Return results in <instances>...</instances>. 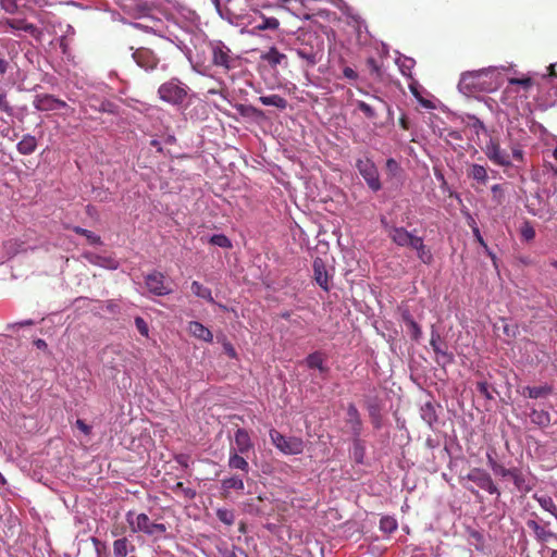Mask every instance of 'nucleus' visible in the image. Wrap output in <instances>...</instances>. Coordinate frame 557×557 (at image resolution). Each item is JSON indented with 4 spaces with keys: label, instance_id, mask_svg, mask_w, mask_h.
<instances>
[{
    "label": "nucleus",
    "instance_id": "1",
    "mask_svg": "<svg viewBox=\"0 0 557 557\" xmlns=\"http://www.w3.org/2000/svg\"><path fill=\"white\" fill-rule=\"evenodd\" d=\"M207 52L210 66L215 69L218 75L234 81L243 71V59L220 39L208 40Z\"/></svg>",
    "mask_w": 557,
    "mask_h": 557
},
{
    "label": "nucleus",
    "instance_id": "2",
    "mask_svg": "<svg viewBox=\"0 0 557 557\" xmlns=\"http://www.w3.org/2000/svg\"><path fill=\"white\" fill-rule=\"evenodd\" d=\"M288 49L301 60L304 69H312L324 57L323 39L314 33L306 32L298 35Z\"/></svg>",
    "mask_w": 557,
    "mask_h": 557
},
{
    "label": "nucleus",
    "instance_id": "3",
    "mask_svg": "<svg viewBox=\"0 0 557 557\" xmlns=\"http://www.w3.org/2000/svg\"><path fill=\"white\" fill-rule=\"evenodd\" d=\"M502 84L500 73L496 67L481 69L463 73L460 77L458 88L465 95H472L478 91L492 92Z\"/></svg>",
    "mask_w": 557,
    "mask_h": 557
},
{
    "label": "nucleus",
    "instance_id": "4",
    "mask_svg": "<svg viewBox=\"0 0 557 557\" xmlns=\"http://www.w3.org/2000/svg\"><path fill=\"white\" fill-rule=\"evenodd\" d=\"M222 18L227 20L231 24L236 26L248 27L251 26L249 33L253 34L255 30L276 29L280 26V22L275 17H265L258 11H253L252 14H235L230 10L223 11L220 5V0H211Z\"/></svg>",
    "mask_w": 557,
    "mask_h": 557
},
{
    "label": "nucleus",
    "instance_id": "5",
    "mask_svg": "<svg viewBox=\"0 0 557 557\" xmlns=\"http://www.w3.org/2000/svg\"><path fill=\"white\" fill-rule=\"evenodd\" d=\"M125 518L133 533L140 532L158 540L161 539L166 532L165 524L151 521L146 513H135L134 511H127Z\"/></svg>",
    "mask_w": 557,
    "mask_h": 557
},
{
    "label": "nucleus",
    "instance_id": "6",
    "mask_svg": "<svg viewBox=\"0 0 557 557\" xmlns=\"http://www.w3.org/2000/svg\"><path fill=\"white\" fill-rule=\"evenodd\" d=\"M11 33L21 38L23 34L29 35L37 41H41L44 32L25 17H4L0 20V33Z\"/></svg>",
    "mask_w": 557,
    "mask_h": 557
},
{
    "label": "nucleus",
    "instance_id": "7",
    "mask_svg": "<svg viewBox=\"0 0 557 557\" xmlns=\"http://www.w3.org/2000/svg\"><path fill=\"white\" fill-rule=\"evenodd\" d=\"M272 444L284 455H300L304 453L305 443L297 436H285L275 429L269 432Z\"/></svg>",
    "mask_w": 557,
    "mask_h": 557
},
{
    "label": "nucleus",
    "instance_id": "8",
    "mask_svg": "<svg viewBox=\"0 0 557 557\" xmlns=\"http://www.w3.org/2000/svg\"><path fill=\"white\" fill-rule=\"evenodd\" d=\"M188 90L187 85L182 83L178 78H172L159 87L158 94L160 98L168 103L181 104L185 101Z\"/></svg>",
    "mask_w": 557,
    "mask_h": 557
},
{
    "label": "nucleus",
    "instance_id": "9",
    "mask_svg": "<svg viewBox=\"0 0 557 557\" xmlns=\"http://www.w3.org/2000/svg\"><path fill=\"white\" fill-rule=\"evenodd\" d=\"M356 168L372 191L375 193L382 188L379 171L372 159L369 157L357 159Z\"/></svg>",
    "mask_w": 557,
    "mask_h": 557
},
{
    "label": "nucleus",
    "instance_id": "10",
    "mask_svg": "<svg viewBox=\"0 0 557 557\" xmlns=\"http://www.w3.org/2000/svg\"><path fill=\"white\" fill-rule=\"evenodd\" d=\"M483 152L495 165L508 168L512 165L510 153L502 148L498 139L491 138L484 146Z\"/></svg>",
    "mask_w": 557,
    "mask_h": 557
},
{
    "label": "nucleus",
    "instance_id": "11",
    "mask_svg": "<svg viewBox=\"0 0 557 557\" xmlns=\"http://www.w3.org/2000/svg\"><path fill=\"white\" fill-rule=\"evenodd\" d=\"M466 479L476 484L478 487L491 495L500 496V491L495 484L491 474L482 468H473L466 475Z\"/></svg>",
    "mask_w": 557,
    "mask_h": 557
},
{
    "label": "nucleus",
    "instance_id": "12",
    "mask_svg": "<svg viewBox=\"0 0 557 557\" xmlns=\"http://www.w3.org/2000/svg\"><path fill=\"white\" fill-rule=\"evenodd\" d=\"M392 242L399 247H410L416 235L403 226L389 225L385 219L381 220Z\"/></svg>",
    "mask_w": 557,
    "mask_h": 557
},
{
    "label": "nucleus",
    "instance_id": "13",
    "mask_svg": "<svg viewBox=\"0 0 557 557\" xmlns=\"http://www.w3.org/2000/svg\"><path fill=\"white\" fill-rule=\"evenodd\" d=\"M148 290L156 296H165L171 293V288L165 284V276L158 271H153L145 278Z\"/></svg>",
    "mask_w": 557,
    "mask_h": 557
},
{
    "label": "nucleus",
    "instance_id": "14",
    "mask_svg": "<svg viewBox=\"0 0 557 557\" xmlns=\"http://www.w3.org/2000/svg\"><path fill=\"white\" fill-rule=\"evenodd\" d=\"M33 106L38 111H55L67 107L65 101L49 94L37 95Z\"/></svg>",
    "mask_w": 557,
    "mask_h": 557
},
{
    "label": "nucleus",
    "instance_id": "15",
    "mask_svg": "<svg viewBox=\"0 0 557 557\" xmlns=\"http://www.w3.org/2000/svg\"><path fill=\"white\" fill-rule=\"evenodd\" d=\"M132 57L138 66L146 71H151L157 67L159 63V58L154 54V52L148 48H138L133 53Z\"/></svg>",
    "mask_w": 557,
    "mask_h": 557
},
{
    "label": "nucleus",
    "instance_id": "16",
    "mask_svg": "<svg viewBox=\"0 0 557 557\" xmlns=\"http://www.w3.org/2000/svg\"><path fill=\"white\" fill-rule=\"evenodd\" d=\"M85 107L90 108L96 112L111 113L114 114L116 112V104L112 101L99 97L96 94H88L85 98Z\"/></svg>",
    "mask_w": 557,
    "mask_h": 557
},
{
    "label": "nucleus",
    "instance_id": "17",
    "mask_svg": "<svg viewBox=\"0 0 557 557\" xmlns=\"http://www.w3.org/2000/svg\"><path fill=\"white\" fill-rule=\"evenodd\" d=\"M547 524L548 522L542 525L533 519H529L527 521V527L532 530L534 539L541 544L548 543L552 540H557V534L548 530L546 528Z\"/></svg>",
    "mask_w": 557,
    "mask_h": 557
},
{
    "label": "nucleus",
    "instance_id": "18",
    "mask_svg": "<svg viewBox=\"0 0 557 557\" xmlns=\"http://www.w3.org/2000/svg\"><path fill=\"white\" fill-rule=\"evenodd\" d=\"M260 59L273 69L277 66L286 69L288 66L287 55L283 52H280L278 49L274 46L262 52Z\"/></svg>",
    "mask_w": 557,
    "mask_h": 557
},
{
    "label": "nucleus",
    "instance_id": "19",
    "mask_svg": "<svg viewBox=\"0 0 557 557\" xmlns=\"http://www.w3.org/2000/svg\"><path fill=\"white\" fill-rule=\"evenodd\" d=\"M314 281L325 292L330 290V275L326 270L325 262L322 258L317 257L312 263Z\"/></svg>",
    "mask_w": 557,
    "mask_h": 557
},
{
    "label": "nucleus",
    "instance_id": "20",
    "mask_svg": "<svg viewBox=\"0 0 557 557\" xmlns=\"http://www.w3.org/2000/svg\"><path fill=\"white\" fill-rule=\"evenodd\" d=\"M235 448H231L232 451L247 454L253 448V443L247 430L239 428L234 434Z\"/></svg>",
    "mask_w": 557,
    "mask_h": 557
},
{
    "label": "nucleus",
    "instance_id": "21",
    "mask_svg": "<svg viewBox=\"0 0 557 557\" xmlns=\"http://www.w3.org/2000/svg\"><path fill=\"white\" fill-rule=\"evenodd\" d=\"M516 488L521 493H529L533 486L534 483L522 472L520 468H512V472L509 476Z\"/></svg>",
    "mask_w": 557,
    "mask_h": 557
},
{
    "label": "nucleus",
    "instance_id": "22",
    "mask_svg": "<svg viewBox=\"0 0 557 557\" xmlns=\"http://www.w3.org/2000/svg\"><path fill=\"white\" fill-rule=\"evenodd\" d=\"M347 423L350 425L351 434L354 437L361 435L362 422L359 411L354 404H349L347 407Z\"/></svg>",
    "mask_w": 557,
    "mask_h": 557
},
{
    "label": "nucleus",
    "instance_id": "23",
    "mask_svg": "<svg viewBox=\"0 0 557 557\" xmlns=\"http://www.w3.org/2000/svg\"><path fill=\"white\" fill-rule=\"evenodd\" d=\"M430 345L434 352L437 355L438 358L443 359L444 363H450L454 360V357L451 354H449L447 350H445L441 345V335L440 333L433 327L431 332V341Z\"/></svg>",
    "mask_w": 557,
    "mask_h": 557
},
{
    "label": "nucleus",
    "instance_id": "24",
    "mask_svg": "<svg viewBox=\"0 0 557 557\" xmlns=\"http://www.w3.org/2000/svg\"><path fill=\"white\" fill-rule=\"evenodd\" d=\"M188 332L196 338L203 341L206 343H211L213 341L212 332L205 326L201 322L191 321L188 323L187 327Z\"/></svg>",
    "mask_w": 557,
    "mask_h": 557
},
{
    "label": "nucleus",
    "instance_id": "25",
    "mask_svg": "<svg viewBox=\"0 0 557 557\" xmlns=\"http://www.w3.org/2000/svg\"><path fill=\"white\" fill-rule=\"evenodd\" d=\"M245 483L244 479L239 474H234L228 478H225L221 481V491L224 495L228 494L231 491L244 492Z\"/></svg>",
    "mask_w": 557,
    "mask_h": 557
},
{
    "label": "nucleus",
    "instance_id": "26",
    "mask_svg": "<svg viewBox=\"0 0 557 557\" xmlns=\"http://www.w3.org/2000/svg\"><path fill=\"white\" fill-rule=\"evenodd\" d=\"M410 247L417 251V256L422 263L431 264L433 262V255L424 245L422 237L416 236Z\"/></svg>",
    "mask_w": 557,
    "mask_h": 557
},
{
    "label": "nucleus",
    "instance_id": "27",
    "mask_svg": "<svg viewBox=\"0 0 557 557\" xmlns=\"http://www.w3.org/2000/svg\"><path fill=\"white\" fill-rule=\"evenodd\" d=\"M467 176L478 184L485 185L488 181L487 170L484 165L472 163L467 170Z\"/></svg>",
    "mask_w": 557,
    "mask_h": 557
},
{
    "label": "nucleus",
    "instance_id": "28",
    "mask_svg": "<svg viewBox=\"0 0 557 557\" xmlns=\"http://www.w3.org/2000/svg\"><path fill=\"white\" fill-rule=\"evenodd\" d=\"M235 109L243 117L255 121L264 119L263 111L251 104L237 103L235 104Z\"/></svg>",
    "mask_w": 557,
    "mask_h": 557
},
{
    "label": "nucleus",
    "instance_id": "29",
    "mask_svg": "<svg viewBox=\"0 0 557 557\" xmlns=\"http://www.w3.org/2000/svg\"><path fill=\"white\" fill-rule=\"evenodd\" d=\"M240 455H242L240 453H236V451L230 450V457H228L227 466L232 470H239L244 474H248V472L250 470L249 463Z\"/></svg>",
    "mask_w": 557,
    "mask_h": 557
},
{
    "label": "nucleus",
    "instance_id": "30",
    "mask_svg": "<svg viewBox=\"0 0 557 557\" xmlns=\"http://www.w3.org/2000/svg\"><path fill=\"white\" fill-rule=\"evenodd\" d=\"M306 364L309 369H317L321 373L327 372L329 368L325 366V359L321 351H314L306 358Z\"/></svg>",
    "mask_w": 557,
    "mask_h": 557
},
{
    "label": "nucleus",
    "instance_id": "31",
    "mask_svg": "<svg viewBox=\"0 0 557 557\" xmlns=\"http://www.w3.org/2000/svg\"><path fill=\"white\" fill-rule=\"evenodd\" d=\"M37 148V140L33 135H24L23 138L17 143L16 149L21 154H32Z\"/></svg>",
    "mask_w": 557,
    "mask_h": 557
},
{
    "label": "nucleus",
    "instance_id": "32",
    "mask_svg": "<svg viewBox=\"0 0 557 557\" xmlns=\"http://www.w3.org/2000/svg\"><path fill=\"white\" fill-rule=\"evenodd\" d=\"M532 497L539 503L543 510L549 512L557 520V506L550 496L534 493Z\"/></svg>",
    "mask_w": 557,
    "mask_h": 557
},
{
    "label": "nucleus",
    "instance_id": "33",
    "mask_svg": "<svg viewBox=\"0 0 557 557\" xmlns=\"http://www.w3.org/2000/svg\"><path fill=\"white\" fill-rule=\"evenodd\" d=\"M552 391V386L547 384L541 386H525L523 388L522 395L532 399H537L549 395Z\"/></svg>",
    "mask_w": 557,
    "mask_h": 557
},
{
    "label": "nucleus",
    "instance_id": "34",
    "mask_svg": "<svg viewBox=\"0 0 557 557\" xmlns=\"http://www.w3.org/2000/svg\"><path fill=\"white\" fill-rule=\"evenodd\" d=\"M259 101L267 107H275L280 110H285L288 106L287 100L276 94L268 95V96H261L259 97Z\"/></svg>",
    "mask_w": 557,
    "mask_h": 557
},
{
    "label": "nucleus",
    "instance_id": "35",
    "mask_svg": "<svg viewBox=\"0 0 557 557\" xmlns=\"http://www.w3.org/2000/svg\"><path fill=\"white\" fill-rule=\"evenodd\" d=\"M134 549V545L126 537H121L113 542L114 557H126Z\"/></svg>",
    "mask_w": 557,
    "mask_h": 557
},
{
    "label": "nucleus",
    "instance_id": "36",
    "mask_svg": "<svg viewBox=\"0 0 557 557\" xmlns=\"http://www.w3.org/2000/svg\"><path fill=\"white\" fill-rule=\"evenodd\" d=\"M530 420L539 428H547L550 424V414L546 410L532 409L530 412Z\"/></svg>",
    "mask_w": 557,
    "mask_h": 557
},
{
    "label": "nucleus",
    "instance_id": "37",
    "mask_svg": "<svg viewBox=\"0 0 557 557\" xmlns=\"http://www.w3.org/2000/svg\"><path fill=\"white\" fill-rule=\"evenodd\" d=\"M190 289L196 297L205 299L210 304L215 302L212 297L211 289L209 287L202 285L200 282L193 281L190 284Z\"/></svg>",
    "mask_w": 557,
    "mask_h": 557
},
{
    "label": "nucleus",
    "instance_id": "38",
    "mask_svg": "<svg viewBox=\"0 0 557 557\" xmlns=\"http://www.w3.org/2000/svg\"><path fill=\"white\" fill-rule=\"evenodd\" d=\"M350 454L356 463H363L366 457V446L364 443L360 440V436L352 438V448Z\"/></svg>",
    "mask_w": 557,
    "mask_h": 557
},
{
    "label": "nucleus",
    "instance_id": "39",
    "mask_svg": "<svg viewBox=\"0 0 557 557\" xmlns=\"http://www.w3.org/2000/svg\"><path fill=\"white\" fill-rule=\"evenodd\" d=\"M403 319H404L405 323L408 326V331L410 333V336L414 341H419L420 337L422 336V330H421L420 325L413 320L411 314L408 313V312L403 314Z\"/></svg>",
    "mask_w": 557,
    "mask_h": 557
},
{
    "label": "nucleus",
    "instance_id": "40",
    "mask_svg": "<svg viewBox=\"0 0 557 557\" xmlns=\"http://www.w3.org/2000/svg\"><path fill=\"white\" fill-rule=\"evenodd\" d=\"M421 418L430 426H433L437 422L435 407L431 403H426L421 407Z\"/></svg>",
    "mask_w": 557,
    "mask_h": 557
},
{
    "label": "nucleus",
    "instance_id": "41",
    "mask_svg": "<svg viewBox=\"0 0 557 557\" xmlns=\"http://www.w3.org/2000/svg\"><path fill=\"white\" fill-rule=\"evenodd\" d=\"M396 64L403 75L411 77V71L416 64V61L412 58L400 55L396 59Z\"/></svg>",
    "mask_w": 557,
    "mask_h": 557
},
{
    "label": "nucleus",
    "instance_id": "42",
    "mask_svg": "<svg viewBox=\"0 0 557 557\" xmlns=\"http://www.w3.org/2000/svg\"><path fill=\"white\" fill-rule=\"evenodd\" d=\"M397 527V520L392 516H384L380 519V530L385 534L395 532Z\"/></svg>",
    "mask_w": 557,
    "mask_h": 557
},
{
    "label": "nucleus",
    "instance_id": "43",
    "mask_svg": "<svg viewBox=\"0 0 557 557\" xmlns=\"http://www.w3.org/2000/svg\"><path fill=\"white\" fill-rule=\"evenodd\" d=\"M521 239L529 243L535 238V230L532 223L528 220L523 221L519 228Z\"/></svg>",
    "mask_w": 557,
    "mask_h": 557
},
{
    "label": "nucleus",
    "instance_id": "44",
    "mask_svg": "<svg viewBox=\"0 0 557 557\" xmlns=\"http://www.w3.org/2000/svg\"><path fill=\"white\" fill-rule=\"evenodd\" d=\"M24 0H0V8L7 14L14 15L20 11Z\"/></svg>",
    "mask_w": 557,
    "mask_h": 557
},
{
    "label": "nucleus",
    "instance_id": "45",
    "mask_svg": "<svg viewBox=\"0 0 557 557\" xmlns=\"http://www.w3.org/2000/svg\"><path fill=\"white\" fill-rule=\"evenodd\" d=\"M200 74L202 75H207V69H203V71H198ZM208 76L210 77H213L215 79V82L218 83V85L220 86V89H209L208 90V94H211V95H220L222 97H225L223 95V90L226 89V79L224 76L222 75H218V76H213L211 74H208Z\"/></svg>",
    "mask_w": 557,
    "mask_h": 557
},
{
    "label": "nucleus",
    "instance_id": "46",
    "mask_svg": "<svg viewBox=\"0 0 557 557\" xmlns=\"http://www.w3.org/2000/svg\"><path fill=\"white\" fill-rule=\"evenodd\" d=\"M73 231L76 234L83 235L84 237H86L88 243L91 244V245H100L101 244L100 236H98L97 234L92 233L91 231H88V230L83 228L81 226H74Z\"/></svg>",
    "mask_w": 557,
    "mask_h": 557
},
{
    "label": "nucleus",
    "instance_id": "47",
    "mask_svg": "<svg viewBox=\"0 0 557 557\" xmlns=\"http://www.w3.org/2000/svg\"><path fill=\"white\" fill-rule=\"evenodd\" d=\"M209 243L213 246H218L225 249H230L233 246L231 239L224 234H213L209 238Z\"/></svg>",
    "mask_w": 557,
    "mask_h": 557
},
{
    "label": "nucleus",
    "instance_id": "48",
    "mask_svg": "<svg viewBox=\"0 0 557 557\" xmlns=\"http://www.w3.org/2000/svg\"><path fill=\"white\" fill-rule=\"evenodd\" d=\"M472 222H473V224H475V222H474L473 220H472ZM472 232H473V235H474L475 239L478 240V243H479L482 247H484V248H485V250H486L487 255L491 257V259H492V261H493L494 265H496V256H495V253H494L492 250H490V248L487 247V245H486V243H485L484 238L482 237L481 232H480V230H479V227H478L476 225H473V226H472Z\"/></svg>",
    "mask_w": 557,
    "mask_h": 557
},
{
    "label": "nucleus",
    "instance_id": "49",
    "mask_svg": "<svg viewBox=\"0 0 557 557\" xmlns=\"http://www.w3.org/2000/svg\"><path fill=\"white\" fill-rule=\"evenodd\" d=\"M218 519L226 525H232L235 521L234 512L226 508H219L216 510Z\"/></svg>",
    "mask_w": 557,
    "mask_h": 557
},
{
    "label": "nucleus",
    "instance_id": "50",
    "mask_svg": "<svg viewBox=\"0 0 557 557\" xmlns=\"http://www.w3.org/2000/svg\"><path fill=\"white\" fill-rule=\"evenodd\" d=\"M491 191L493 194V200L497 205H502L505 199V189L502 184H495L491 187Z\"/></svg>",
    "mask_w": 557,
    "mask_h": 557
},
{
    "label": "nucleus",
    "instance_id": "51",
    "mask_svg": "<svg viewBox=\"0 0 557 557\" xmlns=\"http://www.w3.org/2000/svg\"><path fill=\"white\" fill-rule=\"evenodd\" d=\"M173 491L174 492H177V491L182 492L183 495L186 498H188V499H193L196 496V491L194 488L184 486V484L182 482H177L175 484V486L173 487Z\"/></svg>",
    "mask_w": 557,
    "mask_h": 557
},
{
    "label": "nucleus",
    "instance_id": "52",
    "mask_svg": "<svg viewBox=\"0 0 557 557\" xmlns=\"http://www.w3.org/2000/svg\"><path fill=\"white\" fill-rule=\"evenodd\" d=\"M0 110L8 115H13V108L9 103L5 91H0Z\"/></svg>",
    "mask_w": 557,
    "mask_h": 557
},
{
    "label": "nucleus",
    "instance_id": "53",
    "mask_svg": "<svg viewBox=\"0 0 557 557\" xmlns=\"http://www.w3.org/2000/svg\"><path fill=\"white\" fill-rule=\"evenodd\" d=\"M357 107H358V109H359L361 112H363V113H364V115H366L367 117H369V119H373V117H375V111H374V109H373L370 104H368L367 102L361 101V100H358V101H357Z\"/></svg>",
    "mask_w": 557,
    "mask_h": 557
},
{
    "label": "nucleus",
    "instance_id": "54",
    "mask_svg": "<svg viewBox=\"0 0 557 557\" xmlns=\"http://www.w3.org/2000/svg\"><path fill=\"white\" fill-rule=\"evenodd\" d=\"M492 471L495 475H499L502 478H507V476H510V474L512 472V468H506L505 466H503L502 463L498 462L497 465H493Z\"/></svg>",
    "mask_w": 557,
    "mask_h": 557
},
{
    "label": "nucleus",
    "instance_id": "55",
    "mask_svg": "<svg viewBox=\"0 0 557 557\" xmlns=\"http://www.w3.org/2000/svg\"><path fill=\"white\" fill-rule=\"evenodd\" d=\"M510 153V158L511 160H516V161H519V162H523L524 160V152L522 150V148L519 146V145H513L511 147V152Z\"/></svg>",
    "mask_w": 557,
    "mask_h": 557
},
{
    "label": "nucleus",
    "instance_id": "56",
    "mask_svg": "<svg viewBox=\"0 0 557 557\" xmlns=\"http://www.w3.org/2000/svg\"><path fill=\"white\" fill-rule=\"evenodd\" d=\"M469 536L471 539H473L478 544L475 545V548L478 550H481L482 549V545L484 543V536L481 532L476 531V530H469Z\"/></svg>",
    "mask_w": 557,
    "mask_h": 557
},
{
    "label": "nucleus",
    "instance_id": "57",
    "mask_svg": "<svg viewBox=\"0 0 557 557\" xmlns=\"http://www.w3.org/2000/svg\"><path fill=\"white\" fill-rule=\"evenodd\" d=\"M135 325H136L138 332L143 336H148V333H149L148 324L146 323V321L143 318L137 317L135 319Z\"/></svg>",
    "mask_w": 557,
    "mask_h": 557
},
{
    "label": "nucleus",
    "instance_id": "58",
    "mask_svg": "<svg viewBox=\"0 0 557 557\" xmlns=\"http://www.w3.org/2000/svg\"><path fill=\"white\" fill-rule=\"evenodd\" d=\"M476 389L486 399H492V395L490 393V386H488L487 382H478L476 383Z\"/></svg>",
    "mask_w": 557,
    "mask_h": 557
},
{
    "label": "nucleus",
    "instance_id": "59",
    "mask_svg": "<svg viewBox=\"0 0 557 557\" xmlns=\"http://www.w3.org/2000/svg\"><path fill=\"white\" fill-rule=\"evenodd\" d=\"M76 428L83 432L85 435H90L91 426L86 424L84 420L77 419L75 422Z\"/></svg>",
    "mask_w": 557,
    "mask_h": 557
},
{
    "label": "nucleus",
    "instance_id": "60",
    "mask_svg": "<svg viewBox=\"0 0 557 557\" xmlns=\"http://www.w3.org/2000/svg\"><path fill=\"white\" fill-rule=\"evenodd\" d=\"M175 461L184 467V468H188L189 467V460H190V457L186 454H180V455H176L175 456Z\"/></svg>",
    "mask_w": 557,
    "mask_h": 557
},
{
    "label": "nucleus",
    "instance_id": "61",
    "mask_svg": "<svg viewBox=\"0 0 557 557\" xmlns=\"http://www.w3.org/2000/svg\"><path fill=\"white\" fill-rule=\"evenodd\" d=\"M509 84L511 85H519L523 88H529L531 86V79L530 78H510Z\"/></svg>",
    "mask_w": 557,
    "mask_h": 557
},
{
    "label": "nucleus",
    "instance_id": "62",
    "mask_svg": "<svg viewBox=\"0 0 557 557\" xmlns=\"http://www.w3.org/2000/svg\"><path fill=\"white\" fill-rule=\"evenodd\" d=\"M223 349H224L225 354H226L230 358L234 359V358H236V357H237V352H236V350H235L234 346H233L230 342H225V343L223 344Z\"/></svg>",
    "mask_w": 557,
    "mask_h": 557
},
{
    "label": "nucleus",
    "instance_id": "63",
    "mask_svg": "<svg viewBox=\"0 0 557 557\" xmlns=\"http://www.w3.org/2000/svg\"><path fill=\"white\" fill-rule=\"evenodd\" d=\"M386 169L391 173L395 174L399 170V164L396 160L391 158V159H387V161H386Z\"/></svg>",
    "mask_w": 557,
    "mask_h": 557
},
{
    "label": "nucleus",
    "instance_id": "64",
    "mask_svg": "<svg viewBox=\"0 0 557 557\" xmlns=\"http://www.w3.org/2000/svg\"><path fill=\"white\" fill-rule=\"evenodd\" d=\"M343 75L348 78V79H357L358 78V74L357 72L349 67V66H346L344 70H343Z\"/></svg>",
    "mask_w": 557,
    "mask_h": 557
}]
</instances>
